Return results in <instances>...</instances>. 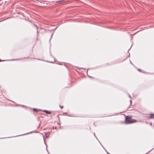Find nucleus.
<instances>
[{
    "label": "nucleus",
    "mask_w": 154,
    "mask_h": 154,
    "mask_svg": "<svg viewBox=\"0 0 154 154\" xmlns=\"http://www.w3.org/2000/svg\"><path fill=\"white\" fill-rule=\"evenodd\" d=\"M94 136H95V137H96L97 139V137H96V136H95V133H94Z\"/></svg>",
    "instance_id": "obj_10"
},
{
    "label": "nucleus",
    "mask_w": 154,
    "mask_h": 154,
    "mask_svg": "<svg viewBox=\"0 0 154 154\" xmlns=\"http://www.w3.org/2000/svg\"><path fill=\"white\" fill-rule=\"evenodd\" d=\"M53 35V34H51V39L52 38Z\"/></svg>",
    "instance_id": "obj_8"
},
{
    "label": "nucleus",
    "mask_w": 154,
    "mask_h": 154,
    "mask_svg": "<svg viewBox=\"0 0 154 154\" xmlns=\"http://www.w3.org/2000/svg\"><path fill=\"white\" fill-rule=\"evenodd\" d=\"M59 106L60 107L61 109H62L63 108V107L62 106H61L60 105Z\"/></svg>",
    "instance_id": "obj_9"
},
{
    "label": "nucleus",
    "mask_w": 154,
    "mask_h": 154,
    "mask_svg": "<svg viewBox=\"0 0 154 154\" xmlns=\"http://www.w3.org/2000/svg\"><path fill=\"white\" fill-rule=\"evenodd\" d=\"M37 33H38V31H37Z\"/></svg>",
    "instance_id": "obj_15"
},
{
    "label": "nucleus",
    "mask_w": 154,
    "mask_h": 154,
    "mask_svg": "<svg viewBox=\"0 0 154 154\" xmlns=\"http://www.w3.org/2000/svg\"><path fill=\"white\" fill-rule=\"evenodd\" d=\"M136 121V120L135 119H131V118L129 116L125 117V122L127 124L134 123Z\"/></svg>",
    "instance_id": "obj_1"
},
{
    "label": "nucleus",
    "mask_w": 154,
    "mask_h": 154,
    "mask_svg": "<svg viewBox=\"0 0 154 154\" xmlns=\"http://www.w3.org/2000/svg\"><path fill=\"white\" fill-rule=\"evenodd\" d=\"M3 0L0 1V6L2 5L4 6V3L3 2Z\"/></svg>",
    "instance_id": "obj_5"
},
{
    "label": "nucleus",
    "mask_w": 154,
    "mask_h": 154,
    "mask_svg": "<svg viewBox=\"0 0 154 154\" xmlns=\"http://www.w3.org/2000/svg\"><path fill=\"white\" fill-rule=\"evenodd\" d=\"M5 60H0V61H5Z\"/></svg>",
    "instance_id": "obj_12"
},
{
    "label": "nucleus",
    "mask_w": 154,
    "mask_h": 154,
    "mask_svg": "<svg viewBox=\"0 0 154 154\" xmlns=\"http://www.w3.org/2000/svg\"><path fill=\"white\" fill-rule=\"evenodd\" d=\"M33 110L34 111H36V112H37V109H33Z\"/></svg>",
    "instance_id": "obj_7"
},
{
    "label": "nucleus",
    "mask_w": 154,
    "mask_h": 154,
    "mask_svg": "<svg viewBox=\"0 0 154 154\" xmlns=\"http://www.w3.org/2000/svg\"><path fill=\"white\" fill-rule=\"evenodd\" d=\"M89 77H90V76H89Z\"/></svg>",
    "instance_id": "obj_16"
},
{
    "label": "nucleus",
    "mask_w": 154,
    "mask_h": 154,
    "mask_svg": "<svg viewBox=\"0 0 154 154\" xmlns=\"http://www.w3.org/2000/svg\"><path fill=\"white\" fill-rule=\"evenodd\" d=\"M152 149H151V150H149V151H148V152H147V153H148V152H150V151H151Z\"/></svg>",
    "instance_id": "obj_11"
},
{
    "label": "nucleus",
    "mask_w": 154,
    "mask_h": 154,
    "mask_svg": "<svg viewBox=\"0 0 154 154\" xmlns=\"http://www.w3.org/2000/svg\"><path fill=\"white\" fill-rule=\"evenodd\" d=\"M154 115V114H150V116H149L146 117V118H148L149 119H151L152 118L154 119V116H153Z\"/></svg>",
    "instance_id": "obj_2"
},
{
    "label": "nucleus",
    "mask_w": 154,
    "mask_h": 154,
    "mask_svg": "<svg viewBox=\"0 0 154 154\" xmlns=\"http://www.w3.org/2000/svg\"><path fill=\"white\" fill-rule=\"evenodd\" d=\"M138 70L139 71H140V70L139 69H138Z\"/></svg>",
    "instance_id": "obj_14"
},
{
    "label": "nucleus",
    "mask_w": 154,
    "mask_h": 154,
    "mask_svg": "<svg viewBox=\"0 0 154 154\" xmlns=\"http://www.w3.org/2000/svg\"><path fill=\"white\" fill-rule=\"evenodd\" d=\"M128 96L130 97H131L129 95Z\"/></svg>",
    "instance_id": "obj_13"
},
{
    "label": "nucleus",
    "mask_w": 154,
    "mask_h": 154,
    "mask_svg": "<svg viewBox=\"0 0 154 154\" xmlns=\"http://www.w3.org/2000/svg\"><path fill=\"white\" fill-rule=\"evenodd\" d=\"M49 134V132H48L47 133H45V136L46 138L48 137Z\"/></svg>",
    "instance_id": "obj_4"
},
{
    "label": "nucleus",
    "mask_w": 154,
    "mask_h": 154,
    "mask_svg": "<svg viewBox=\"0 0 154 154\" xmlns=\"http://www.w3.org/2000/svg\"><path fill=\"white\" fill-rule=\"evenodd\" d=\"M44 112H45L46 113H47V114H50L51 113V112L49 111H48L47 110H44Z\"/></svg>",
    "instance_id": "obj_3"
},
{
    "label": "nucleus",
    "mask_w": 154,
    "mask_h": 154,
    "mask_svg": "<svg viewBox=\"0 0 154 154\" xmlns=\"http://www.w3.org/2000/svg\"><path fill=\"white\" fill-rule=\"evenodd\" d=\"M64 0H58V1H56V3H58V2H61L63 1H64Z\"/></svg>",
    "instance_id": "obj_6"
}]
</instances>
